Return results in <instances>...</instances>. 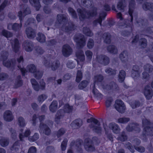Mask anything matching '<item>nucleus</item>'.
I'll return each mask as SVG.
<instances>
[{
  "mask_svg": "<svg viewBox=\"0 0 153 153\" xmlns=\"http://www.w3.org/2000/svg\"><path fill=\"white\" fill-rule=\"evenodd\" d=\"M114 107L117 111L121 113H124L126 109L123 102L120 100H117L116 101Z\"/></svg>",
  "mask_w": 153,
  "mask_h": 153,
  "instance_id": "nucleus-13",
  "label": "nucleus"
},
{
  "mask_svg": "<svg viewBox=\"0 0 153 153\" xmlns=\"http://www.w3.org/2000/svg\"><path fill=\"white\" fill-rule=\"evenodd\" d=\"M27 153H36V149L35 146L31 147L28 149Z\"/></svg>",
  "mask_w": 153,
  "mask_h": 153,
  "instance_id": "nucleus-63",
  "label": "nucleus"
},
{
  "mask_svg": "<svg viewBox=\"0 0 153 153\" xmlns=\"http://www.w3.org/2000/svg\"><path fill=\"white\" fill-rule=\"evenodd\" d=\"M130 119L128 117H121L118 120V122L119 123L125 124L129 121Z\"/></svg>",
  "mask_w": 153,
  "mask_h": 153,
  "instance_id": "nucleus-47",
  "label": "nucleus"
},
{
  "mask_svg": "<svg viewBox=\"0 0 153 153\" xmlns=\"http://www.w3.org/2000/svg\"><path fill=\"white\" fill-rule=\"evenodd\" d=\"M30 11L29 8H27L25 10H24L23 13L22 11H19L18 12V15L20 20V24L17 23H15L13 24H9L7 25V29L10 30H13L15 31H19L22 27V23L21 21L22 19L26 15L30 14Z\"/></svg>",
  "mask_w": 153,
  "mask_h": 153,
  "instance_id": "nucleus-3",
  "label": "nucleus"
},
{
  "mask_svg": "<svg viewBox=\"0 0 153 153\" xmlns=\"http://www.w3.org/2000/svg\"><path fill=\"white\" fill-rule=\"evenodd\" d=\"M76 56L77 59V64H79V60L83 62L85 59V56L83 51L81 50L78 51L76 53Z\"/></svg>",
  "mask_w": 153,
  "mask_h": 153,
  "instance_id": "nucleus-25",
  "label": "nucleus"
},
{
  "mask_svg": "<svg viewBox=\"0 0 153 153\" xmlns=\"http://www.w3.org/2000/svg\"><path fill=\"white\" fill-rule=\"evenodd\" d=\"M139 44L141 47L143 48H145L147 45V41L146 39L140 38L139 41Z\"/></svg>",
  "mask_w": 153,
  "mask_h": 153,
  "instance_id": "nucleus-42",
  "label": "nucleus"
},
{
  "mask_svg": "<svg viewBox=\"0 0 153 153\" xmlns=\"http://www.w3.org/2000/svg\"><path fill=\"white\" fill-rule=\"evenodd\" d=\"M87 122L88 123L93 122L95 126H93L92 124L90 126V127L92 128L94 132L97 133H99L101 131V128L100 127V124L98 120L95 119L91 117L90 119H88L87 120Z\"/></svg>",
  "mask_w": 153,
  "mask_h": 153,
  "instance_id": "nucleus-9",
  "label": "nucleus"
},
{
  "mask_svg": "<svg viewBox=\"0 0 153 153\" xmlns=\"http://www.w3.org/2000/svg\"><path fill=\"white\" fill-rule=\"evenodd\" d=\"M127 138V137L124 132H122L121 134L118 137V140L121 141H124L126 140Z\"/></svg>",
  "mask_w": 153,
  "mask_h": 153,
  "instance_id": "nucleus-52",
  "label": "nucleus"
},
{
  "mask_svg": "<svg viewBox=\"0 0 153 153\" xmlns=\"http://www.w3.org/2000/svg\"><path fill=\"white\" fill-rule=\"evenodd\" d=\"M124 0H120L118 2L117 5V8L120 10H122L124 9V6L123 4V1Z\"/></svg>",
  "mask_w": 153,
  "mask_h": 153,
  "instance_id": "nucleus-56",
  "label": "nucleus"
},
{
  "mask_svg": "<svg viewBox=\"0 0 153 153\" xmlns=\"http://www.w3.org/2000/svg\"><path fill=\"white\" fill-rule=\"evenodd\" d=\"M139 69V67L137 65H135L133 67L131 76L134 79H137L140 76Z\"/></svg>",
  "mask_w": 153,
  "mask_h": 153,
  "instance_id": "nucleus-16",
  "label": "nucleus"
},
{
  "mask_svg": "<svg viewBox=\"0 0 153 153\" xmlns=\"http://www.w3.org/2000/svg\"><path fill=\"white\" fill-rule=\"evenodd\" d=\"M134 4V0H130L129 6L128 13L130 16L131 20L129 21L128 20H124L123 21V24L121 25L122 26L121 27H123V28H125L129 27L130 28V29H131V26L132 24L133 20L132 13L133 11V9Z\"/></svg>",
  "mask_w": 153,
  "mask_h": 153,
  "instance_id": "nucleus-6",
  "label": "nucleus"
},
{
  "mask_svg": "<svg viewBox=\"0 0 153 153\" xmlns=\"http://www.w3.org/2000/svg\"><path fill=\"white\" fill-rule=\"evenodd\" d=\"M9 139L6 138H3L0 140V144L3 147L7 146L9 144Z\"/></svg>",
  "mask_w": 153,
  "mask_h": 153,
  "instance_id": "nucleus-41",
  "label": "nucleus"
},
{
  "mask_svg": "<svg viewBox=\"0 0 153 153\" xmlns=\"http://www.w3.org/2000/svg\"><path fill=\"white\" fill-rule=\"evenodd\" d=\"M23 48L28 52H30L32 51L33 48V44L32 42L25 41L24 42L22 45Z\"/></svg>",
  "mask_w": 153,
  "mask_h": 153,
  "instance_id": "nucleus-18",
  "label": "nucleus"
},
{
  "mask_svg": "<svg viewBox=\"0 0 153 153\" xmlns=\"http://www.w3.org/2000/svg\"><path fill=\"white\" fill-rule=\"evenodd\" d=\"M130 104L132 108H134L138 107L140 105V103L138 102L135 101L131 102Z\"/></svg>",
  "mask_w": 153,
  "mask_h": 153,
  "instance_id": "nucleus-64",
  "label": "nucleus"
},
{
  "mask_svg": "<svg viewBox=\"0 0 153 153\" xmlns=\"http://www.w3.org/2000/svg\"><path fill=\"white\" fill-rule=\"evenodd\" d=\"M103 79V76L101 75H98L95 76L94 78V83L96 82H101Z\"/></svg>",
  "mask_w": 153,
  "mask_h": 153,
  "instance_id": "nucleus-60",
  "label": "nucleus"
},
{
  "mask_svg": "<svg viewBox=\"0 0 153 153\" xmlns=\"http://www.w3.org/2000/svg\"><path fill=\"white\" fill-rule=\"evenodd\" d=\"M94 45V40L91 39H90L87 43V47L89 49L92 48Z\"/></svg>",
  "mask_w": 153,
  "mask_h": 153,
  "instance_id": "nucleus-59",
  "label": "nucleus"
},
{
  "mask_svg": "<svg viewBox=\"0 0 153 153\" xmlns=\"http://www.w3.org/2000/svg\"><path fill=\"white\" fill-rule=\"evenodd\" d=\"M50 110L53 112H54L58 108V103L56 101H53L50 106Z\"/></svg>",
  "mask_w": 153,
  "mask_h": 153,
  "instance_id": "nucleus-34",
  "label": "nucleus"
},
{
  "mask_svg": "<svg viewBox=\"0 0 153 153\" xmlns=\"http://www.w3.org/2000/svg\"><path fill=\"white\" fill-rule=\"evenodd\" d=\"M82 73L80 71H78L76 74V81L77 82H79L82 79Z\"/></svg>",
  "mask_w": 153,
  "mask_h": 153,
  "instance_id": "nucleus-58",
  "label": "nucleus"
},
{
  "mask_svg": "<svg viewBox=\"0 0 153 153\" xmlns=\"http://www.w3.org/2000/svg\"><path fill=\"white\" fill-rule=\"evenodd\" d=\"M17 123L20 128H23L26 125L25 120L22 117H19L17 118Z\"/></svg>",
  "mask_w": 153,
  "mask_h": 153,
  "instance_id": "nucleus-31",
  "label": "nucleus"
},
{
  "mask_svg": "<svg viewBox=\"0 0 153 153\" xmlns=\"http://www.w3.org/2000/svg\"><path fill=\"white\" fill-rule=\"evenodd\" d=\"M82 122L80 119H77L73 121L71 124V126L74 129L77 128L82 125Z\"/></svg>",
  "mask_w": 153,
  "mask_h": 153,
  "instance_id": "nucleus-27",
  "label": "nucleus"
},
{
  "mask_svg": "<svg viewBox=\"0 0 153 153\" xmlns=\"http://www.w3.org/2000/svg\"><path fill=\"white\" fill-rule=\"evenodd\" d=\"M1 33L3 36L7 38L13 36V34L12 33L9 32H8L5 30H2Z\"/></svg>",
  "mask_w": 153,
  "mask_h": 153,
  "instance_id": "nucleus-50",
  "label": "nucleus"
},
{
  "mask_svg": "<svg viewBox=\"0 0 153 153\" xmlns=\"http://www.w3.org/2000/svg\"><path fill=\"white\" fill-rule=\"evenodd\" d=\"M69 13L71 14L73 18H76L77 17L76 14L74 10L72 8L69 7L68 9Z\"/></svg>",
  "mask_w": 153,
  "mask_h": 153,
  "instance_id": "nucleus-55",
  "label": "nucleus"
},
{
  "mask_svg": "<svg viewBox=\"0 0 153 153\" xmlns=\"http://www.w3.org/2000/svg\"><path fill=\"white\" fill-rule=\"evenodd\" d=\"M62 52L64 56L68 57L71 53L72 50L68 45H65L63 46Z\"/></svg>",
  "mask_w": 153,
  "mask_h": 153,
  "instance_id": "nucleus-19",
  "label": "nucleus"
},
{
  "mask_svg": "<svg viewBox=\"0 0 153 153\" xmlns=\"http://www.w3.org/2000/svg\"><path fill=\"white\" fill-rule=\"evenodd\" d=\"M73 107L68 104H65L64 106L63 109L59 110L57 112L55 118V121L57 123H59L65 114V113H70L72 112Z\"/></svg>",
  "mask_w": 153,
  "mask_h": 153,
  "instance_id": "nucleus-5",
  "label": "nucleus"
},
{
  "mask_svg": "<svg viewBox=\"0 0 153 153\" xmlns=\"http://www.w3.org/2000/svg\"><path fill=\"white\" fill-rule=\"evenodd\" d=\"M31 82L32 85L33 87L34 90L38 91L40 89L44 90L45 89V83L44 82L43 80L42 79L41 80L40 83V87L39 86L38 82L36 80L34 79H32L30 80Z\"/></svg>",
  "mask_w": 153,
  "mask_h": 153,
  "instance_id": "nucleus-11",
  "label": "nucleus"
},
{
  "mask_svg": "<svg viewBox=\"0 0 153 153\" xmlns=\"http://www.w3.org/2000/svg\"><path fill=\"white\" fill-rule=\"evenodd\" d=\"M91 88H93L92 92L95 95V97L98 99L102 98V95L98 93L97 90L95 88V84H94L91 85Z\"/></svg>",
  "mask_w": 153,
  "mask_h": 153,
  "instance_id": "nucleus-29",
  "label": "nucleus"
},
{
  "mask_svg": "<svg viewBox=\"0 0 153 153\" xmlns=\"http://www.w3.org/2000/svg\"><path fill=\"white\" fill-rule=\"evenodd\" d=\"M144 93L146 98L148 99H151L153 95L152 89L149 85L145 87L144 90Z\"/></svg>",
  "mask_w": 153,
  "mask_h": 153,
  "instance_id": "nucleus-20",
  "label": "nucleus"
},
{
  "mask_svg": "<svg viewBox=\"0 0 153 153\" xmlns=\"http://www.w3.org/2000/svg\"><path fill=\"white\" fill-rule=\"evenodd\" d=\"M48 58L49 57H48L47 60L45 59L43 62V64L46 67H51L52 70H55L59 67L60 65L59 62L57 61L53 62L50 65V61L48 60L49 59Z\"/></svg>",
  "mask_w": 153,
  "mask_h": 153,
  "instance_id": "nucleus-12",
  "label": "nucleus"
},
{
  "mask_svg": "<svg viewBox=\"0 0 153 153\" xmlns=\"http://www.w3.org/2000/svg\"><path fill=\"white\" fill-rule=\"evenodd\" d=\"M97 61L100 64L106 65L109 62V59L107 56L102 55H98L97 57Z\"/></svg>",
  "mask_w": 153,
  "mask_h": 153,
  "instance_id": "nucleus-14",
  "label": "nucleus"
},
{
  "mask_svg": "<svg viewBox=\"0 0 153 153\" xmlns=\"http://www.w3.org/2000/svg\"><path fill=\"white\" fill-rule=\"evenodd\" d=\"M66 132V130L64 128L60 129L57 132L56 135L59 137L63 135Z\"/></svg>",
  "mask_w": 153,
  "mask_h": 153,
  "instance_id": "nucleus-54",
  "label": "nucleus"
},
{
  "mask_svg": "<svg viewBox=\"0 0 153 153\" xmlns=\"http://www.w3.org/2000/svg\"><path fill=\"white\" fill-rule=\"evenodd\" d=\"M103 38L104 41L107 43H109L111 42V36L108 33H104L103 34Z\"/></svg>",
  "mask_w": 153,
  "mask_h": 153,
  "instance_id": "nucleus-39",
  "label": "nucleus"
},
{
  "mask_svg": "<svg viewBox=\"0 0 153 153\" xmlns=\"http://www.w3.org/2000/svg\"><path fill=\"white\" fill-rule=\"evenodd\" d=\"M107 50L109 53L114 54H117L118 50L117 48L114 45H110L107 48Z\"/></svg>",
  "mask_w": 153,
  "mask_h": 153,
  "instance_id": "nucleus-36",
  "label": "nucleus"
},
{
  "mask_svg": "<svg viewBox=\"0 0 153 153\" xmlns=\"http://www.w3.org/2000/svg\"><path fill=\"white\" fill-rule=\"evenodd\" d=\"M30 130L27 129L25 131L24 133V135L23 136L22 134L20 133L19 134V138L21 140H23V138L24 137H27L30 134Z\"/></svg>",
  "mask_w": 153,
  "mask_h": 153,
  "instance_id": "nucleus-43",
  "label": "nucleus"
},
{
  "mask_svg": "<svg viewBox=\"0 0 153 153\" xmlns=\"http://www.w3.org/2000/svg\"><path fill=\"white\" fill-rule=\"evenodd\" d=\"M126 129L128 131L134 130L136 132H139L140 131L139 125L137 124L134 123L129 124L127 126Z\"/></svg>",
  "mask_w": 153,
  "mask_h": 153,
  "instance_id": "nucleus-17",
  "label": "nucleus"
},
{
  "mask_svg": "<svg viewBox=\"0 0 153 153\" xmlns=\"http://www.w3.org/2000/svg\"><path fill=\"white\" fill-rule=\"evenodd\" d=\"M3 118L6 121L11 122L13 120L14 116L11 111L7 110L4 113Z\"/></svg>",
  "mask_w": 153,
  "mask_h": 153,
  "instance_id": "nucleus-15",
  "label": "nucleus"
},
{
  "mask_svg": "<svg viewBox=\"0 0 153 153\" xmlns=\"http://www.w3.org/2000/svg\"><path fill=\"white\" fill-rule=\"evenodd\" d=\"M8 52L6 51H3L1 53L0 55V60L3 62V64L5 66L9 68L11 66L14 67L17 66V67L20 69L23 75H24L25 73L28 71L30 72L34 73L35 77L37 79L40 78L42 75V73L39 71H36V68L33 64H30L28 65L27 67V70L25 68H22L21 65H22L23 62V57L20 56L19 58L17 59V61L14 60L12 61V63L8 61H6L8 56Z\"/></svg>",
  "mask_w": 153,
  "mask_h": 153,
  "instance_id": "nucleus-1",
  "label": "nucleus"
},
{
  "mask_svg": "<svg viewBox=\"0 0 153 153\" xmlns=\"http://www.w3.org/2000/svg\"><path fill=\"white\" fill-rule=\"evenodd\" d=\"M39 128V131L40 132H43L46 135H48L50 133L51 130L46 124L41 123Z\"/></svg>",
  "mask_w": 153,
  "mask_h": 153,
  "instance_id": "nucleus-21",
  "label": "nucleus"
},
{
  "mask_svg": "<svg viewBox=\"0 0 153 153\" xmlns=\"http://www.w3.org/2000/svg\"><path fill=\"white\" fill-rule=\"evenodd\" d=\"M126 76L125 72L123 70L121 71L119 73V75L118 80L120 82H123Z\"/></svg>",
  "mask_w": 153,
  "mask_h": 153,
  "instance_id": "nucleus-40",
  "label": "nucleus"
},
{
  "mask_svg": "<svg viewBox=\"0 0 153 153\" xmlns=\"http://www.w3.org/2000/svg\"><path fill=\"white\" fill-rule=\"evenodd\" d=\"M22 81L21 79L20 76H19L15 80L14 83V87L17 88L22 86Z\"/></svg>",
  "mask_w": 153,
  "mask_h": 153,
  "instance_id": "nucleus-38",
  "label": "nucleus"
},
{
  "mask_svg": "<svg viewBox=\"0 0 153 153\" xmlns=\"http://www.w3.org/2000/svg\"><path fill=\"white\" fill-rule=\"evenodd\" d=\"M25 33L27 37L29 39H33L36 36L35 31L30 27L26 29Z\"/></svg>",
  "mask_w": 153,
  "mask_h": 153,
  "instance_id": "nucleus-22",
  "label": "nucleus"
},
{
  "mask_svg": "<svg viewBox=\"0 0 153 153\" xmlns=\"http://www.w3.org/2000/svg\"><path fill=\"white\" fill-rule=\"evenodd\" d=\"M105 72L109 75H115L116 73V71L110 68H107L105 70Z\"/></svg>",
  "mask_w": 153,
  "mask_h": 153,
  "instance_id": "nucleus-57",
  "label": "nucleus"
},
{
  "mask_svg": "<svg viewBox=\"0 0 153 153\" xmlns=\"http://www.w3.org/2000/svg\"><path fill=\"white\" fill-rule=\"evenodd\" d=\"M88 84V82L87 81H83L79 84V88L80 89H82L87 86Z\"/></svg>",
  "mask_w": 153,
  "mask_h": 153,
  "instance_id": "nucleus-51",
  "label": "nucleus"
},
{
  "mask_svg": "<svg viewBox=\"0 0 153 153\" xmlns=\"http://www.w3.org/2000/svg\"><path fill=\"white\" fill-rule=\"evenodd\" d=\"M108 127L110 129L112 130L115 133H118L120 131V129L118 126L114 123H110Z\"/></svg>",
  "mask_w": 153,
  "mask_h": 153,
  "instance_id": "nucleus-26",
  "label": "nucleus"
},
{
  "mask_svg": "<svg viewBox=\"0 0 153 153\" xmlns=\"http://www.w3.org/2000/svg\"><path fill=\"white\" fill-rule=\"evenodd\" d=\"M67 141V139H65L62 142L61 145L62 150L64 151L66 149Z\"/></svg>",
  "mask_w": 153,
  "mask_h": 153,
  "instance_id": "nucleus-61",
  "label": "nucleus"
},
{
  "mask_svg": "<svg viewBox=\"0 0 153 153\" xmlns=\"http://www.w3.org/2000/svg\"><path fill=\"white\" fill-rule=\"evenodd\" d=\"M29 1L30 4L36 8V10L39 9L41 6L39 0H29Z\"/></svg>",
  "mask_w": 153,
  "mask_h": 153,
  "instance_id": "nucleus-32",
  "label": "nucleus"
},
{
  "mask_svg": "<svg viewBox=\"0 0 153 153\" xmlns=\"http://www.w3.org/2000/svg\"><path fill=\"white\" fill-rule=\"evenodd\" d=\"M19 141H16L13 144L11 149L12 150H16V149H18L19 148Z\"/></svg>",
  "mask_w": 153,
  "mask_h": 153,
  "instance_id": "nucleus-62",
  "label": "nucleus"
},
{
  "mask_svg": "<svg viewBox=\"0 0 153 153\" xmlns=\"http://www.w3.org/2000/svg\"><path fill=\"white\" fill-rule=\"evenodd\" d=\"M106 14L105 12L103 13L102 14H100L99 18L94 20L93 22V25L94 26H96L98 24H99L100 26L101 25L102 21L103 18L106 16Z\"/></svg>",
  "mask_w": 153,
  "mask_h": 153,
  "instance_id": "nucleus-28",
  "label": "nucleus"
},
{
  "mask_svg": "<svg viewBox=\"0 0 153 153\" xmlns=\"http://www.w3.org/2000/svg\"><path fill=\"white\" fill-rule=\"evenodd\" d=\"M97 137L93 139L92 142L89 138L86 139L85 141L84 146L86 150L88 151L92 152L95 150V148L93 146V143H95V140L97 139Z\"/></svg>",
  "mask_w": 153,
  "mask_h": 153,
  "instance_id": "nucleus-10",
  "label": "nucleus"
},
{
  "mask_svg": "<svg viewBox=\"0 0 153 153\" xmlns=\"http://www.w3.org/2000/svg\"><path fill=\"white\" fill-rule=\"evenodd\" d=\"M13 51L16 53L17 52L20 48V46L18 40L15 39L11 42Z\"/></svg>",
  "mask_w": 153,
  "mask_h": 153,
  "instance_id": "nucleus-23",
  "label": "nucleus"
},
{
  "mask_svg": "<svg viewBox=\"0 0 153 153\" xmlns=\"http://www.w3.org/2000/svg\"><path fill=\"white\" fill-rule=\"evenodd\" d=\"M75 41L76 43L79 48H82L85 44V39L84 36L81 34L76 35L74 38Z\"/></svg>",
  "mask_w": 153,
  "mask_h": 153,
  "instance_id": "nucleus-8",
  "label": "nucleus"
},
{
  "mask_svg": "<svg viewBox=\"0 0 153 153\" xmlns=\"http://www.w3.org/2000/svg\"><path fill=\"white\" fill-rule=\"evenodd\" d=\"M121 60L123 62H125L127 61L128 56L127 52L126 51L122 52L119 56Z\"/></svg>",
  "mask_w": 153,
  "mask_h": 153,
  "instance_id": "nucleus-35",
  "label": "nucleus"
},
{
  "mask_svg": "<svg viewBox=\"0 0 153 153\" xmlns=\"http://www.w3.org/2000/svg\"><path fill=\"white\" fill-rule=\"evenodd\" d=\"M118 86L114 82L110 83L109 85H107L104 88L107 90H114L117 89Z\"/></svg>",
  "mask_w": 153,
  "mask_h": 153,
  "instance_id": "nucleus-30",
  "label": "nucleus"
},
{
  "mask_svg": "<svg viewBox=\"0 0 153 153\" xmlns=\"http://www.w3.org/2000/svg\"><path fill=\"white\" fill-rule=\"evenodd\" d=\"M37 40L40 43H44L45 42L46 37L45 35L41 33H39L36 37Z\"/></svg>",
  "mask_w": 153,
  "mask_h": 153,
  "instance_id": "nucleus-33",
  "label": "nucleus"
},
{
  "mask_svg": "<svg viewBox=\"0 0 153 153\" xmlns=\"http://www.w3.org/2000/svg\"><path fill=\"white\" fill-rule=\"evenodd\" d=\"M86 58L88 61H90L93 56L92 52L89 50L86 51L85 53Z\"/></svg>",
  "mask_w": 153,
  "mask_h": 153,
  "instance_id": "nucleus-49",
  "label": "nucleus"
},
{
  "mask_svg": "<svg viewBox=\"0 0 153 153\" xmlns=\"http://www.w3.org/2000/svg\"><path fill=\"white\" fill-rule=\"evenodd\" d=\"M144 71L148 73L152 72L153 70V67L149 64H147L144 67Z\"/></svg>",
  "mask_w": 153,
  "mask_h": 153,
  "instance_id": "nucleus-44",
  "label": "nucleus"
},
{
  "mask_svg": "<svg viewBox=\"0 0 153 153\" xmlns=\"http://www.w3.org/2000/svg\"><path fill=\"white\" fill-rule=\"evenodd\" d=\"M47 98V96L45 94L39 95L38 98V100L39 103H42Z\"/></svg>",
  "mask_w": 153,
  "mask_h": 153,
  "instance_id": "nucleus-48",
  "label": "nucleus"
},
{
  "mask_svg": "<svg viewBox=\"0 0 153 153\" xmlns=\"http://www.w3.org/2000/svg\"><path fill=\"white\" fill-rule=\"evenodd\" d=\"M142 123L143 127L144 128L142 138V139L144 140V137H145L146 136L153 135V127L149 128L150 122L147 119H143L142 120Z\"/></svg>",
  "mask_w": 153,
  "mask_h": 153,
  "instance_id": "nucleus-7",
  "label": "nucleus"
},
{
  "mask_svg": "<svg viewBox=\"0 0 153 153\" xmlns=\"http://www.w3.org/2000/svg\"><path fill=\"white\" fill-rule=\"evenodd\" d=\"M35 50L36 53L38 55H42L45 52L43 49L41 47L39 46L36 47Z\"/></svg>",
  "mask_w": 153,
  "mask_h": 153,
  "instance_id": "nucleus-45",
  "label": "nucleus"
},
{
  "mask_svg": "<svg viewBox=\"0 0 153 153\" xmlns=\"http://www.w3.org/2000/svg\"><path fill=\"white\" fill-rule=\"evenodd\" d=\"M143 8L145 10H153V3H145L143 6Z\"/></svg>",
  "mask_w": 153,
  "mask_h": 153,
  "instance_id": "nucleus-37",
  "label": "nucleus"
},
{
  "mask_svg": "<svg viewBox=\"0 0 153 153\" xmlns=\"http://www.w3.org/2000/svg\"><path fill=\"white\" fill-rule=\"evenodd\" d=\"M39 138V134L37 133H35L33 136L29 137L28 140L30 141L33 142L37 140Z\"/></svg>",
  "mask_w": 153,
  "mask_h": 153,
  "instance_id": "nucleus-53",
  "label": "nucleus"
},
{
  "mask_svg": "<svg viewBox=\"0 0 153 153\" xmlns=\"http://www.w3.org/2000/svg\"><path fill=\"white\" fill-rule=\"evenodd\" d=\"M67 21L66 16L64 14H59L57 15V22L55 25L56 27L59 25L63 24L61 27V30L65 32H69L70 31L73 30L74 29V26L71 22L68 24H65Z\"/></svg>",
  "mask_w": 153,
  "mask_h": 153,
  "instance_id": "nucleus-2",
  "label": "nucleus"
},
{
  "mask_svg": "<svg viewBox=\"0 0 153 153\" xmlns=\"http://www.w3.org/2000/svg\"><path fill=\"white\" fill-rule=\"evenodd\" d=\"M77 11L81 21H83L86 18L93 17L97 14V9L95 7H93L91 10L88 12H86L85 9L83 8L82 9H78Z\"/></svg>",
  "mask_w": 153,
  "mask_h": 153,
  "instance_id": "nucleus-4",
  "label": "nucleus"
},
{
  "mask_svg": "<svg viewBox=\"0 0 153 153\" xmlns=\"http://www.w3.org/2000/svg\"><path fill=\"white\" fill-rule=\"evenodd\" d=\"M83 31L84 34L88 36H91L93 35V33H92L89 29L86 27H84Z\"/></svg>",
  "mask_w": 153,
  "mask_h": 153,
  "instance_id": "nucleus-46",
  "label": "nucleus"
},
{
  "mask_svg": "<svg viewBox=\"0 0 153 153\" xmlns=\"http://www.w3.org/2000/svg\"><path fill=\"white\" fill-rule=\"evenodd\" d=\"M82 141L81 140H78L76 142L73 141L70 144V146L71 149H73L75 147L76 149H79L80 150H81V145Z\"/></svg>",
  "mask_w": 153,
  "mask_h": 153,
  "instance_id": "nucleus-24",
  "label": "nucleus"
}]
</instances>
